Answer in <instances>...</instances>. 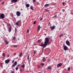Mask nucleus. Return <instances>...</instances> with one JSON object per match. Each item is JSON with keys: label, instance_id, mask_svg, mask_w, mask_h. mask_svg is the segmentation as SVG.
<instances>
[{"label": "nucleus", "instance_id": "9", "mask_svg": "<svg viewBox=\"0 0 73 73\" xmlns=\"http://www.w3.org/2000/svg\"><path fill=\"white\" fill-rule=\"evenodd\" d=\"M40 25H38L37 28V31L38 32L40 30Z\"/></svg>", "mask_w": 73, "mask_h": 73}, {"label": "nucleus", "instance_id": "56", "mask_svg": "<svg viewBox=\"0 0 73 73\" xmlns=\"http://www.w3.org/2000/svg\"><path fill=\"white\" fill-rule=\"evenodd\" d=\"M33 56H35V54L33 55Z\"/></svg>", "mask_w": 73, "mask_h": 73}, {"label": "nucleus", "instance_id": "4", "mask_svg": "<svg viewBox=\"0 0 73 73\" xmlns=\"http://www.w3.org/2000/svg\"><path fill=\"white\" fill-rule=\"evenodd\" d=\"M63 49L64 50H67L68 48H68V47H67V46H66L65 45L63 46Z\"/></svg>", "mask_w": 73, "mask_h": 73}, {"label": "nucleus", "instance_id": "40", "mask_svg": "<svg viewBox=\"0 0 73 73\" xmlns=\"http://www.w3.org/2000/svg\"><path fill=\"white\" fill-rule=\"evenodd\" d=\"M14 47H17V45H14Z\"/></svg>", "mask_w": 73, "mask_h": 73}, {"label": "nucleus", "instance_id": "32", "mask_svg": "<svg viewBox=\"0 0 73 73\" xmlns=\"http://www.w3.org/2000/svg\"><path fill=\"white\" fill-rule=\"evenodd\" d=\"M38 43L41 42V41L40 40H38Z\"/></svg>", "mask_w": 73, "mask_h": 73}, {"label": "nucleus", "instance_id": "28", "mask_svg": "<svg viewBox=\"0 0 73 73\" xmlns=\"http://www.w3.org/2000/svg\"><path fill=\"white\" fill-rule=\"evenodd\" d=\"M20 15H21V13H20V12H19V16H20Z\"/></svg>", "mask_w": 73, "mask_h": 73}, {"label": "nucleus", "instance_id": "47", "mask_svg": "<svg viewBox=\"0 0 73 73\" xmlns=\"http://www.w3.org/2000/svg\"><path fill=\"white\" fill-rule=\"evenodd\" d=\"M2 4H4V2H3V3H2Z\"/></svg>", "mask_w": 73, "mask_h": 73}, {"label": "nucleus", "instance_id": "11", "mask_svg": "<svg viewBox=\"0 0 73 73\" xmlns=\"http://www.w3.org/2000/svg\"><path fill=\"white\" fill-rule=\"evenodd\" d=\"M50 4H45L44 5V7H48V6H49V5Z\"/></svg>", "mask_w": 73, "mask_h": 73}, {"label": "nucleus", "instance_id": "43", "mask_svg": "<svg viewBox=\"0 0 73 73\" xmlns=\"http://www.w3.org/2000/svg\"><path fill=\"white\" fill-rule=\"evenodd\" d=\"M71 15H73V12H71Z\"/></svg>", "mask_w": 73, "mask_h": 73}, {"label": "nucleus", "instance_id": "16", "mask_svg": "<svg viewBox=\"0 0 73 73\" xmlns=\"http://www.w3.org/2000/svg\"><path fill=\"white\" fill-rule=\"evenodd\" d=\"M2 56L4 57V58H5V54L4 53L3 54Z\"/></svg>", "mask_w": 73, "mask_h": 73}, {"label": "nucleus", "instance_id": "3", "mask_svg": "<svg viewBox=\"0 0 73 73\" xmlns=\"http://www.w3.org/2000/svg\"><path fill=\"white\" fill-rule=\"evenodd\" d=\"M62 65V63H60L58 64L57 65V67L59 68V67H61V66Z\"/></svg>", "mask_w": 73, "mask_h": 73}, {"label": "nucleus", "instance_id": "8", "mask_svg": "<svg viewBox=\"0 0 73 73\" xmlns=\"http://www.w3.org/2000/svg\"><path fill=\"white\" fill-rule=\"evenodd\" d=\"M10 61V60H9L7 59L6 60H5V62L6 64H8L9 62Z\"/></svg>", "mask_w": 73, "mask_h": 73}, {"label": "nucleus", "instance_id": "46", "mask_svg": "<svg viewBox=\"0 0 73 73\" xmlns=\"http://www.w3.org/2000/svg\"><path fill=\"white\" fill-rule=\"evenodd\" d=\"M9 57V55H7V57Z\"/></svg>", "mask_w": 73, "mask_h": 73}, {"label": "nucleus", "instance_id": "19", "mask_svg": "<svg viewBox=\"0 0 73 73\" xmlns=\"http://www.w3.org/2000/svg\"><path fill=\"white\" fill-rule=\"evenodd\" d=\"M22 68H25V64H24L22 66Z\"/></svg>", "mask_w": 73, "mask_h": 73}, {"label": "nucleus", "instance_id": "7", "mask_svg": "<svg viewBox=\"0 0 73 73\" xmlns=\"http://www.w3.org/2000/svg\"><path fill=\"white\" fill-rule=\"evenodd\" d=\"M17 62L15 61L14 63L13 64V65L12 66H13V67H14L15 66H16V65H17Z\"/></svg>", "mask_w": 73, "mask_h": 73}, {"label": "nucleus", "instance_id": "10", "mask_svg": "<svg viewBox=\"0 0 73 73\" xmlns=\"http://www.w3.org/2000/svg\"><path fill=\"white\" fill-rule=\"evenodd\" d=\"M17 1V0H11V2L13 3H16Z\"/></svg>", "mask_w": 73, "mask_h": 73}, {"label": "nucleus", "instance_id": "15", "mask_svg": "<svg viewBox=\"0 0 73 73\" xmlns=\"http://www.w3.org/2000/svg\"><path fill=\"white\" fill-rule=\"evenodd\" d=\"M48 69H49V70H50L51 69H52V67L50 66H49L48 67Z\"/></svg>", "mask_w": 73, "mask_h": 73}, {"label": "nucleus", "instance_id": "34", "mask_svg": "<svg viewBox=\"0 0 73 73\" xmlns=\"http://www.w3.org/2000/svg\"><path fill=\"white\" fill-rule=\"evenodd\" d=\"M18 68L17 67L15 68V69L17 70H18Z\"/></svg>", "mask_w": 73, "mask_h": 73}, {"label": "nucleus", "instance_id": "39", "mask_svg": "<svg viewBox=\"0 0 73 73\" xmlns=\"http://www.w3.org/2000/svg\"><path fill=\"white\" fill-rule=\"evenodd\" d=\"M62 11L63 12H65V9H63L62 10Z\"/></svg>", "mask_w": 73, "mask_h": 73}, {"label": "nucleus", "instance_id": "51", "mask_svg": "<svg viewBox=\"0 0 73 73\" xmlns=\"http://www.w3.org/2000/svg\"><path fill=\"white\" fill-rule=\"evenodd\" d=\"M13 55L14 56H15V55H16V53L14 54Z\"/></svg>", "mask_w": 73, "mask_h": 73}, {"label": "nucleus", "instance_id": "20", "mask_svg": "<svg viewBox=\"0 0 73 73\" xmlns=\"http://www.w3.org/2000/svg\"><path fill=\"white\" fill-rule=\"evenodd\" d=\"M45 11H46V12H49V10L47 9H45Z\"/></svg>", "mask_w": 73, "mask_h": 73}, {"label": "nucleus", "instance_id": "2", "mask_svg": "<svg viewBox=\"0 0 73 73\" xmlns=\"http://www.w3.org/2000/svg\"><path fill=\"white\" fill-rule=\"evenodd\" d=\"M4 17H5V15H4V14L3 13L1 14L0 16V19H4Z\"/></svg>", "mask_w": 73, "mask_h": 73}, {"label": "nucleus", "instance_id": "45", "mask_svg": "<svg viewBox=\"0 0 73 73\" xmlns=\"http://www.w3.org/2000/svg\"><path fill=\"white\" fill-rule=\"evenodd\" d=\"M34 54H36V52L34 51Z\"/></svg>", "mask_w": 73, "mask_h": 73}, {"label": "nucleus", "instance_id": "57", "mask_svg": "<svg viewBox=\"0 0 73 73\" xmlns=\"http://www.w3.org/2000/svg\"><path fill=\"white\" fill-rule=\"evenodd\" d=\"M66 73H68V72H66Z\"/></svg>", "mask_w": 73, "mask_h": 73}, {"label": "nucleus", "instance_id": "35", "mask_svg": "<svg viewBox=\"0 0 73 73\" xmlns=\"http://www.w3.org/2000/svg\"><path fill=\"white\" fill-rule=\"evenodd\" d=\"M15 32H16V31H17V29H16V28H15Z\"/></svg>", "mask_w": 73, "mask_h": 73}, {"label": "nucleus", "instance_id": "25", "mask_svg": "<svg viewBox=\"0 0 73 73\" xmlns=\"http://www.w3.org/2000/svg\"><path fill=\"white\" fill-rule=\"evenodd\" d=\"M70 67L68 68V71H70Z\"/></svg>", "mask_w": 73, "mask_h": 73}, {"label": "nucleus", "instance_id": "12", "mask_svg": "<svg viewBox=\"0 0 73 73\" xmlns=\"http://www.w3.org/2000/svg\"><path fill=\"white\" fill-rule=\"evenodd\" d=\"M9 32H11L12 30V27H10L9 28Z\"/></svg>", "mask_w": 73, "mask_h": 73}, {"label": "nucleus", "instance_id": "17", "mask_svg": "<svg viewBox=\"0 0 73 73\" xmlns=\"http://www.w3.org/2000/svg\"><path fill=\"white\" fill-rule=\"evenodd\" d=\"M29 6H30V5H29V4H27L26 5V7H29Z\"/></svg>", "mask_w": 73, "mask_h": 73}, {"label": "nucleus", "instance_id": "14", "mask_svg": "<svg viewBox=\"0 0 73 73\" xmlns=\"http://www.w3.org/2000/svg\"><path fill=\"white\" fill-rule=\"evenodd\" d=\"M22 56H23V53L21 52L19 54V57H21Z\"/></svg>", "mask_w": 73, "mask_h": 73}, {"label": "nucleus", "instance_id": "30", "mask_svg": "<svg viewBox=\"0 0 73 73\" xmlns=\"http://www.w3.org/2000/svg\"><path fill=\"white\" fill-rule=\"evenodd\" d=\"M36 21H35L34 22L33 24H36Z\"/></svg>", "mask_w": 73, "mask_h": 73}, {"label": "nucleus", "instance_id": "41", "mask_svg": "<svg viewBox=\"0 0 73 73\" xmlns=\"http://www.w3.org/2000/svg\"><path fill=\"white\" fill-rule=\"evenodd\" d=\"M42 18H41L40 20V21H42Z\"/></svg>", "mask_w": 73, "mask_h": 73}, {"label": "nucleus", "instance_id": "1", "mask_svg": "<svg viewBox=\"0 0 73 73\" xmlns=\"http://www.w3.org/2000/svg\"><path fill=\"white\" fill-rule=\"evenodd\" d=\"M49 38L48 37H46L45 38L44 40V44H42L41 45V46H43V49H44V48H45L46 46H47L48 44L49 43Z\"/></svg>", "mask_w": 73, "mask_h": 73}, {"label": "nucleus", "instance_id": "52", "mask_svg": "<svg viewBox=\"0 0 73 73\" xmlns=\"http://www.w3.org/2000/svg\"><path fill=\"white\" fill-rule=\"evenodd\" d=\"M20 66V64H19V66Z\"/></svg>", "mask_w": 73, "mask_h": 73}, {"label": "nucleus", "instance_id": "27", "mask_svg": "<svg viewBox=\"0 0 73 73\" xmlns=\"http://www.w3.org/2000/svg\"><path fill=\"white\" fill-rule=\"evenodd\" d=\"M11 72L10 73H15V71L13 70L11 71Z\"/></svg>", "mask_w": 73, "mask_h": 73}, {"label": "nucleus", "instance_id": "31", "mask_svg": "<svg viewBox=\"0 0 73 73\" xmlns=\"http://www.w3.org/2000/svg\"><path fill=\"white\" fill-rule=\"evenodd\" d=\"M53 17H55V18H56V17H57V15H55Z\"/></svg>", "mask_w": 73, "mask_h": 73}, {"label": "nucleus", "instance_id": "29", "mask_svg": "<svg viewBox=\"0 0 73 73\" xmlns=\"http://www.w3.org/2000/svg\"><path fill=\"white\" fill-rule=\"evenodd\" d=\"M29 29H28L27 30V33H29Z\"/></svg>", "mask_w": 73, "mask_h": 73}, {"label": "nucleus", "instance_id": "48", "mask_svg": "<svg viewBox=\"0 0 73 73\" xmlns=\"http://www.w3.org/2000/svg\"><path fill=\"white\" fill-rule=\"evenodd\" d=\"M62 4H63V5H64V2H63V3H62Z\"/></svg>", "mask_w": 73, "mask_h": 73}, {"label": "nucleus", "instance_id": "37", "mask_svg": "<svg viewBox=\"0 0 73 73\" xmlns=\"http://www.w3.org/2000/svg\"><path fill=\"white\" fill-rule=\"evenodd\" d=\"M15 62V60H13L12 61V63H13Z\"/></svg>", "mask_w": 73, "mask_h": 73}, {"label": "nucleus", "instance_id": "53", "mask_svg": "<svg viewBox=\"0 0 73 73\" xmlns=\"http://www.w3.org/2000/svg\"><path fill=\"white\" fill-rule=\"evenodd\" d=\"M3 0H0V1H2Z\"/></svg>", "mask_w": 73, "mask_h": 73}, {"label": "nucleus", "instance_id": "36", "mask_svg": "<svg viewBox=\"0 0 73 73\" xmlns=\"http://www.w3.org/2000/svg\"><path fill=\"white\" fill-rule=\"evenodd\" d=\"M62 36V34H61L60 35V37H61V36Z\"/></svg>", "mask_w": 73, "mask_h": 73}, {"label": "nucleus", "instance_id": "44", "mask_svg": "<svg viewBox=\"0 0 73 73\" xmlns=\"http://www.w3.org/2000/svg\"><path fill=\"white\" fill-rule=\"evenodd\" d=\"M21 71H22V70H21V68L20 69V72H21Z\"/></svg>", "mask_w": 73, "mask_h": 73}, {"label": "nucleus", "instance_id": "33", "mask_svg": "<svg viewBox=\"0 0 73 73\" xmlns=\"http://www.w3.org/2000/svg\"><path fill=\"white\" fill-rule=\"evenodd\" d=\"M38 66V69H39L40 68H41V66Z\"/></svg>", "mask_w": 73, "mask_h": 73}, {"label": "nucleus", "instance_id": "26", "mask_svg": "<svg viewBox=\"0 0 73 73\" xmlns=\"http://www.w3.org/2000/svg\"><path fill=\"white\" fill-rule=\"evenodd\" d=\"M16 24L17 25H19V21H18L16 23Z\"/></svg>", "mask_w": 73, "mask_h": 73}, {"label": "nucleus", "instance_id": "21", "mask_svg": "<svg viewBox=\"0 0 73 73\" xmlns=\"http://www.w3.org/2000/svg\"><path fill=\"white\" fill-rule=\"evenodd\" d=\"M27 60H29V55L27 58Z\"/></svg>", "mask_w": 73, "mask_h": 73}, {"label": "nucleus", "instance_id": "22", "mask_svg": "<svg viewBox=\"0 0 73 73\" xmlns=\"http://www.w3.org/2000/svg\"><path fill=\"white\" fill-rule=\"evenodd\" d=\"M30 8L31 10H33V7L32 6H31Z\"/></svg>", "mask_w": 73, "mask_h": 73}, {"label": "nucleus", "instance_id": "5", "mask_svg": "<svg viewBox=\"0 0 73 73\" xmlns=\"http://www.w3.org/2000/svg\"><path fill=\"white\" fill-rule=\"evenodd\" d=\"M66 43L67 45L70 46V42H69V41L67 40L66 42Z\"/></svg>", "mask_w": 73, "mask_h": 73}, {"label": "nucleus", "instance_id": "24", "mask_svg": "<svg viewBox=\"0 0 73 73\" xmlns=\"http://www.w3.org/2000/svg\"><path fill=\"white\" fill-rule=\"evenodd\" d=\"M40 64L42 66H44V63H40Z\"/></svg>", "mask_w": 73, "mask_h": 73}, {"label": "nucleus", "instance_id": "55", "mask_svg": "<svg viewBox=\"0 0 73 73\" xmlns=\"http://www.w3.org/2000/svg\"><path fill=\"white\" fill-rule=\"evenodd\" d=\"M35 48H37V46H36Z\"/></svg>", "mask_w": 73, "mask_h": 73}, {"label": "nucleus", "instance_id": "6", "mask_svg": "<svg viewBox=\"0 0 73 73\" xmlns=\"http://www.w3.org/2000/svg\"><path fill=\"white\" fill-rule=\"evenodd\" d=\"M55 26H53L52 27H50V29H51V31H53V29H55Z\"/></svg>", "mask_w": 73, "mask_h": 73}, {"label": "nucleus", "instance_id": "13", "mask_svg": "<svg viewBox=\"0 0 73 73\" xmlns=\"http://www.w3.org/2000/svg\"><path fill=\"white\" fill-rule=\"evenodd\" d=\"M42 61L43 62H45V61H46V60L45 59V58L44 57L43 58V59L42 60Z\"/></svg>", "mask_w": 73, "mask_h": 73}, {"label": "nucleus", "instance_id": "18", "mask_svg": "<svg viewBox=\"0 0 73 73\" xmlns=\"http://www.w3.org/2000/svg\"><path fill=\"white\" fill-rule=\"evenodd\" d=\"M5 42L6 44H8L9 42L8 41H7V40H6L5 41Z\"/></svg>", "mask_w": 73, "mask_h": 73}, {"label": "nucleus", "instance_id": "54", "mask_svg": "<svg viewBox=\"0 0 73 73\" xmlns=\"http://www.w3.org/2000/svg\"><path fill=\"white\" fill-rule=\"evenodd\" d=\"M34 48H35V47H33V49H34Z\"/></svg>", "mask_w": 73, "mask_h": 73}, {"label": "nucleus", "instance_id": "58", "mask_svg": "<svg viewBox=\"0 0 73 73\" xmlns=\"http://www.w3.org/2000/svg\"><path fill=\"white\" fill-rule=\"evenodd\" d=\"M72 11H73V10H72Z\"/></svg>", "mask_w": 73, "mask_h": 73}, {"label": "nucleus", "instance_id": "42", "mask_svg": "<svg viewBox=\"0 0 73 73\" xmlns=\"http://www.w3.org/2000/svg\"><path fill=\"white\" fill-rule=\"evenodd\" d=\"M13 39V40H15V39H16V38L15 37H14Z\"/></svg>", "mask_w": 73, "mask_h": 73}, {"label": "nucleus", "instance_id": "50", "mask_svg": "<svg viewBox=\"0 0 73 73\" xmlns=\"http://www.w3.org/2000/svg\"><path fill=\"white\" fill-rule=\"evenodd\" d=\"M48 24H50V22H48Z\"/></svg>", "mask_w": 73, "mask_h": 73}, {"label": "nucleus", "instance_id": "38", "mask_svg": "<svg viewBox=\"0 0 73 73\" xmlns=\"http://www.w3.org/2000/svg\"><path fill=\"white\" fill-rule=\"evenodd\" d=\"M33 2H36V0H33Z\"/></svg>", "mask_w": 73, "mask_h": 73}, {"label": "nucleus", "instance_id": "49", "mask_svg": "<svg viewBox=\"0 0 73 73\" xmlns=\"http://www.w3.org/2000/svg\"><path fill=\"white\" fill-rule=\"evenodd\" d=\"M34 45L35 46L37 45V44H34Z\"/></svg>", "mask_w": 73, "mask_h": 73}, {"label": "nucleus", "instance_id": "23", "mask_svg": "<svg viewBox=\"0 0 73 73\" xmlns=\"http://www.w3.org/2000/svg\"><path fill=\"white\" fill-rule=\"evenodd\" d=\"M17 15L18 16H19V11H17L16 13Z\"/></svg>", "mask_w": 73, "mask_h": 73}]
</instances>
